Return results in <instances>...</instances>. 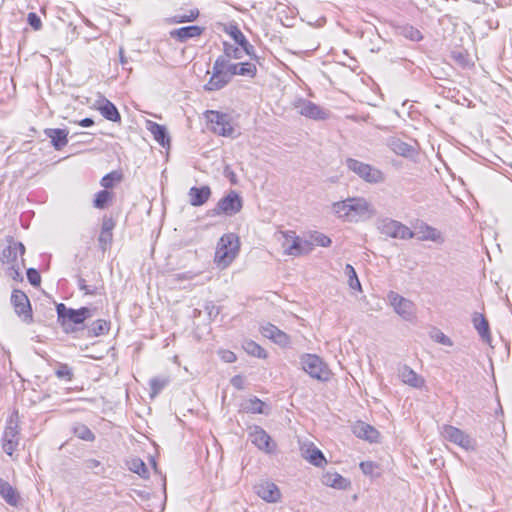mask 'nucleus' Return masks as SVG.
Masks as SVG:
<instances>
[{
	"label": "nucleus",
	"instance_id": "9b49d317",
	"mask_svg": "<svg viewBox=\"0 0 512 512\" xmlns=\"http://www.w3.org/2000/svg\"><path fill=\"white\" fill-rule=\"evenodd\" d=\"M387 298L394 311L403 320L412 322L416 318V306L411 300L394 291H390Z\"/></svg>",
	"mask_w": 512,
	"mask_h": 512
},
{
	"label": "nucleus",
	"instance_id": "680f3d73",
	"mask_svg": "<svg viewBox=\"0 0 512 512\" xmlns=\"http://www.w3.org/2000/svg\"><path fill=\"white\" fill-rule=\"evenodd\" d=\"M221 358L227 363H233L236 361V355L229 350L222 351Z\"/></svg>",
	"mask_w": 512,
	"mask_h": 512
},
{
	"label": "nucleus",
	"instance_id": "de8ad7c7",
	"mask_svg": "<svg viewBox=\"0 0 512 512\" xmlns=\"http://www.w3.org/2000/svg\"><path fill=\"white\" fill-rule=\"evenodd\" d=\"M402 32L406 38L412 41H420L422 39L421 32L413 26H405Z\"/></svg>",
	"mask_w": 512,
	"mask_h": 512
},
{
	"label": "nucleus",
	"instance_id": "09e8293b",
	"mask_svg": "<svg viewBox=\"0 0 512 512\" xmlns=\"http://www.w3.org/2000/svg\"><path fill=\"white\" fill-rule=\"evenodd\" d=\"M273 342L281 347H288L291 344L290 336L282 330H278Z\"/></svg>",
	"mask_w": 512,
	"mask_h": 512
},
{
	"label": "nucleus",
	"instance_id": "f8f14e48",
	"mask_svg": "<svg viewBox=\"0 0 512 512\" xmlns=\"http://www.w3.org/2000/svg\"><path fill=\"white\" fill-rule=\"evenodd\" d=\"M292 106L300 115L306 118L313 120L328 118V113L323 108L308 99L298 97L293 101Z\"/></svg>",
	"mask_w": 512,
	"mask_h": 512
},
{
	"label": "nucleus",
	"instance_id": "0eeeda50",
	"mask_svg": "<svg viewBox=\"0 0 512 512\" xmlns=\"http://www.w3.org/2000/svg\"><path fill=\"white\" fill-rule=\"evenodd\" d=\"M376 227L381 234L394 239L407 240L415 235L409 227L391 218L379 219Z\"/></svg>",
	"mask_w": 512,
	"mask_h": 512
},
{
	"label": "nucleus",
	"instance_id": "7c9ffc66",
	"mask_svg": "<svg viewBox=\"0 0 512 512\" xmlns=\"http://www.w3.org/2000/svg\"><path fill=\"white\" fill-rule=\"evenodd\" d=\"M265 403L257 397H251L242 403L241 408L243 411L252 414H265Z\"/></svg>",
	"mask_w": 512,
	"mask_h": 512
},
{
	"label": "nucleus",
	"instance_id": "6ab92c4d",
	"mask_svg": "<svg viewBox=\"0 0 512 512\" xmlns=\"http://www.w3.org/2000/svg\"><path fill=\"white\" fill-rule=\"evenodd\" d=\"M225 31L235 41V43L240 46L239 48H241L245 54L250 57H256L254 46L248 42L245 35L237 25H230Z\"/></svg>",
	"mask_w": 512,
	"mask_h": 512
},
{
	"label": "nucleus",
	"instance_id": "79ce46f5",
	"mask_svg": "<svg viewBox=\"0 0 512 512\" xmlns=\"http://www.w3.org/2000/svg\"><path fill=\"white\" fill-rule=\"evenodd\" d=\"M111 200V193L107 190L99 191L94 199V207L98 209H103L107 206L108 202Z\"/></svg>",
	"mask_w": 512,
	"mask_h": 512
},
{
	"label": "nucleus",
	"instance_id": "473e14b6",
	"mask_svg": "<svg viewBox=\"0 0 512 512\" xmlns=\"http://www.w3.org/2000/svg\"><path fill=\"white\" fill-rule=\"evenodd\" d=\"M419 229H420L419 233L421 234L418 237L419 240H421V241L430 240V241H434V242L442 241L441 233L436 228L429 226L428 224H422L419 227Z\"/></svg>",
	"mask_w": 512,
	"mask_h": 512
},
{
	"label": "nucleus",
	"instance_id": "5fc2aeb1",
	"mask_svg": "<svg viewBox=\"0 0 512 512\" xmlns=\"http://www.w3.org/2000/svg\"><path fill=\"white\" fill-rule=\"evenodd\" d=\"M27 21H28L29 25L35 30H39L42 26V22H41L39 16L34 12H30L28 14Z\"/></svg>",
	"mask_w": 512,
	"mask_h": 512
},
{
	"label": "nucleus",
	"instance_id": "ddd939ff",
	"mask_svg": "<svg viewBox=\"0 0 512 512\" xmlns=\"http://www.w3.org/2000/svg\"><path fill=\"white\" fill-rule=\"evenodd\" d=\"M206 118L214 133L225 137L233 135L234 128L230 123L228 114L210 110L206 112Z\"/></svg>",
	"mask_w": 512,
	"mask_h": 512
},
{
	"label": "nucleus",
	"instance_id": "bf43d9fd",
	"mask_svg": "<svg viewBox=\"0 0 512 512\" xmlns=\"http://www.w3.org/2000/svg\"><path fill=\"white\" fill-rule=\"evenodd\" d=\"M223 174L232 184H237V176L229 165L224 167Z\"/></svg>",
	"mask_w": 512,
	"mask_h": 512
},
{
	"label": "nucleus",
	"instance_id": "bb28decb",
	"mask_svg": "<svg viewBox=\"0 0 512 512\" xmlns=\"http://www.w3.org/2000/svg\"><path fill=\"white\" fill-rule=\"evenodd\" d=\"M353 433L361 439L368 440L370 442H377L379 438V432L371 425L359 421L353 426Z\"/></svg>",
	"mask_w": 512,
	"mask_h": 512
},
{
	"label": "nucleus",
	"instance_id": "a18cd8bd",
	"mask_svg": "<svg viewBox=\"0 0 512 512\" xmlns=\"http://www.w3.org/2000/svg\"><path fill=\"white\" fill-rule=\"evenodd\" d=\"M55 374L60 379L71 381L73 378L72 369L67 364H60L55 371Z\"/></svg>",
	"mask_w": 512,
	"mask_h": 512
},
{
	"label": "nucleus",
	"instance_id": "0e129e2a",
	"mask_svg": "<svg viewBox=\"0 0 512 512\" xmlns=\"http://www.w3.org/2000/svg\"><path fill=\"white\" fill-rule=\"evenodd\" d=\"M86 466L89 469H94V468L100 466V462L98 460H96V459H88L86 461Z\"/></svg>",
	"mask_w": 512,
	"mask_h": 512
},
{
	"label": "nucleus",
	"instance_id": "c9c22d12",
	"mask_svg": "<svg viewBox=\"0 0 512 512\" xmlns=\"http://www.w3.org/2000/svg\"><path fill=\"white\" fill-rule=\"evenodd\" d=\"M110 329V324L104 319L94 321L88 329V336L96 337L106 334Z\"/></svg>",
	"mask_w": 512,
	"mask_h": 512
},
{
	"label": "nucleus",
	"instance_id": "4c0bfd02",
	"mask_svg": "<svg viewBox=\"0 0 512 512\" xmlns=\"http://www.w3.org/2000/svg\"><path fill=\"white\" fill-rule=\"evenodd\" d=\"M168 379L161 378V377H155L150 379L149 386H150V396L154 398L157 396L168 384Z\"/></svg>",
	"mask_w": 512,
	"mask_h": 512
},
{
	"label": "nucleus",
	"instance_id": "8fccbe9b",
	"mask_svg": "<svg viewBox=\"0 0 512 512\" xmlns=\"http://www.w3.org/2000/svg\"><path fill=\"white\" fill-rule=\"evenodd\" d=\"M313 241H311L314 245L321 247H328L331 245V239L323 233H315L312 236Z\"/></svg>",
	"mask_w": 512,
	"mask_h": 512
},
{
	"label": "nucleus",
	"instance_id": "69168bd1",
	"mask_svg": "<svg viewBox=\"0 0 512 512\" xmlns=\"http://www.w3.org/2000/svg\"><path fill=\"white\" fill-rule=\"evenodd\" d=\"M94 124V120L92 118H84L79 122V125L82 127H90Z\"/></svg>",
	"mask_w": 512,
	"mask_h": 512
},
{
	"label": "nucleus",
	"instance_id": "13d9d810",
	"mask_svg": "<svg viewBox=\"0 0 512 512\" xmlns=\"http://www.w3.org/2000/svg\"><path fill=\"white\" fill-rule=\"evenodd\" d=\"M8 275L16 281H22V279H23V277L20 273V269L16 264H13V265H11V267H9Z\"/></svg>",
	"mask_w": 512,
	"mask_h": 512
},
{
	"label": "nucleus",
	"instance_id": "ea45409f",
	"mask_svg": "<svg viewBox=\"0 0 512 512\" xmlns=\"http://www.w3.org/2000/svg\"><path fill=\"white\" fill-rule=\"evenodd\" d=\"M113 242V232H105L100 231L98 237L99 248L104 253L106 252L112 245Z\"/></svg>",
	"mask_w": 512,
	"mask_h": 512
},
{
	"label": "nucleus",
	"instance_id": "4be33fe9",
	"mask_svg": "<svg viewBox=\"0 0 512 512\" xmlns=\"http://www.w3.org/2000/svg\"><path fill=\"white\" fill-rule=\"evenodd\" d=\"M388 146L395 154L405 158H413L417 155V149L414 145L408 144L399 138L389 139Z\"/></svg>",
	"mask_w": 512,
	"mask_h": 512
},
{
	"label": "nucleus",
	"instance_id": "a211bd4d",
	"mask_svg": "<svg viewBox=\"0 0 512 512\" xmlns=\"http://www.w3.org/2000/svg\"><path fill=\"white\" fill-rule=\"evenodd\" d=\"M205 28L197 25L185 26L178 29H173L169 32L172 39L177 40L180 43H184L192 38L201 36Z\"/></svg>",
	"mask_w": 512,
	"mask_h": 512
},
{
	"label": "nucleus",
	"instance_id": "aec40b11",
	"mask_svg": "<svg viewBox=\"0 0 512 512\" xmlns=\"http://www.w3.org/2000/svg\"><path fill=\"white\" fill-rule=\"evenodd\" d=\"M398 377L404 384L413 388H421L425 383L421 376H419L412 368L405 364L398 367Z\"/></svg>",
	"mask_w": 512,
	"mask_h": 512
},
{
	"label": "nucleus",
	"instance_id": "423d86ee",
	"mask_svg": "<svg viewBox=\"0 0 512 512\" xmlns=\"http://www.w3.org/2000/svg\"><path fill=\"white\" fill-rule=\"evenodd\" d=\"M243 207V200L238 192L230 190L224 197H222L216 206L209 211L210 216H233L241 211Z\"/></svg>",
	"mask_w": 512,
	"mask_h": 512
},
{
	"label": "nucleus",
	"instance_id": "c03bdc74",
	"mask_svg": "<svg viewBox=\"0 0 512 512\" xmlns=\"http://www.w3.org/2000/svg\"><path fill=\"white\" fill-rule=\"evenodd\" d=\"M130 470L133 471L134 473H137L143 478H146L148 476L147 467L145 463L139 458L132 460Z\"/></svg>",
	"mask_w": 512,
	"mask_h": 512
},
{
	"label": "nucleus",
	"instance_id": "c756f323",
	"mask_svg": "<svg viewBox=\"0 0 512 512\" xmlns=\"http://www.w3.org/2000/svg\"><path fill=\"white\" fill-rule=\"evenodd\" d=\"M473 324H474V328L478 331L481 338L484 341L489 342L490 341L489 324H488V321L486 320V318L480 313H475L473 316Z\"/></svg>",
	"mask_w": 512,
	"mask_h": 512
},
{
	"label": "nucleus",
	"instance_id": "f03ea898",
	"mask_svg": "<svg viewBox=\"0 0 512 512\" xmlns=\"http://www.w3.org/2000/svg\"><path fill=\"white\" fill-rule=\"evenodd\" d=\"M333 213L346 222L357 223L375 215L373 206L363 197H349L332 204Z\"/></svg>",
	"mask_w": 512,
	"mask_h": 512
},
{
	"label": "nucleus",
	"instance_id": "4468645a",
	"mask_svg": "<svg viewBox=\"0 0 512 512\" xmlns=\"http://www.w3.org/2000/svg\"><path fill=\"white\" fill-rule=\"evenodd\" d=\"M442 436L465 450H474L476 448V441L457 427L444 425L442 427Z\"/></svg>",
	"mask_w": 512,
	"mask_h": 512
},
{
	"label": "nucleus",
	"instance_id": "e433bc0d",
	"mask_svg": "<svg viewBox=\"0 0 512 512\" xmlns=\"http://www.w3.org/2000/svg\"><path fill=\"white\" fill-rule=\"evenodd\" d=\"M243 349L254 357H258L261 359H265L267 357V352L264 348H262L259 344L252 340H246L243 343Z\"/></svg>",
	"mask_w": 512,
	"mask_h": 512
},
{
	"label": "nucleus",
	"instance_id": "9d476101",
	"mask_svg": "<svg viewBox=\"0 0 512 512\" xmlns=\"http://www.w3.org/2000/svg\"><path fill=\"white\" fill-rule=\"evenodd\" d=\"M20 442V427L18 421L11 416L7 422L2 434L1 443L3 451L12 456Z\"/></svg>",
	"mask_w": 512,
	"mask_h": 512
},
{
	"label": "nucleus",
	"instance_id": "1a4fd4ad",
	"mask_svg": "<svg viewBox=\"0 0 512 512\" xmlns=\"http://www.w3.org/2000/svg\"><path fill=\"white\" fill-rule=\"evenodd\" d=\"M283 237V247L287 255L297 257L308 254L313 250V243L300 238L294 231L283 232Z\"/></svg>",
	"mask_w": 512,
	"mask_h": 512
},
{
	"label": "nucleus",
	"instance_id": "6e6d98bb",
	"mask_svg": "<svg viewBox=\"0 0 512 512\" xmlns=\"http://www.w3.org/2000/svg\"><path fill=\"white\" fill-rule=\"evenodd\" d=\"M114 227H115V221L111 217L103 218L101 231L112 232Z\"/></svg>",
	"mask_w": 512,
	"mask_h": 512
},
{
	"label": "nucleus",
	"instance_id": "338daca9",
	"mask_svg": "<svg viewBox=\"0 0 512 512\" xmlns=\"http://www.w3.org/2000/svg\"><path fill=\"white\" fill-rule=\"evenodd\" d=\"M119 56H120V62H121V64H122V65H125V64H126V62H127V60H126V58H125V56H124V51H123V49H122V48L119 50Z\"/></svg>",
	"mask_w": 512,
	"mask_h": 512
},
{
	"label": "nucleus",
	"instance_id": "b1692460",
	"mask_svg": "<svg viewBox=\"0 0 512 512\" xmlns=\"http://www.w3.org/2000/svg\"><path fill=\"white\" fill-rule=\"evenodd\" d=\"M147 128L160 146L164 148L170 147V137L165 126L148 121Z\"/></svg>",
	"mask_w": 512,
	"mask_h": 512
},
{
	"label": "nucleus",
	"instance_id": "dca6fc26",
	"mask_svg": "<svg viewBox=\"0 0 512 512\" xmlns=\"http://www.w3.org/2000/svg\"><path fill=\"white\" fill-rule=\"evenodd\" d=\"M255 493L268 503H277L281 499V493L276 484L270 481H262L254 486Z\"/></svg>",
	"mask_w": 512,
	"mask_h": 512
},
{
	"label": "nucleus",
	"instance_id": "49530a36",
	"mask_svg": "<svg viewBox=\"0 0 512 512\" xmlns=\"http://www.w3.org/2000/svg\"><path fill=\"white\" fill-rule=\"evenodd\" d=\"M77 284H78V288L81 291H83L86 295H96L98 292L97 285H88L86 283V280L82 277L78 278Z\"/></svg>",
	"mask_w": 512,
	"mask_h": 512
},
{
	"label": "nucleus",
	"instance_id": "c85d7f7f",
	"mask_svg": "<svg viewBox=\"0 0 512 512\" xmlns=\"http://www.w3.org/2000/svg\"><path fill=\"white\" fill-rule=\"evenodd\" d=\"M99 111L102 116L109 121L118 122L121 119L120 113L118 112L116 106L106 98L102 100L99 106Z\"/></svg>",
	"mask_w": 512,
	"mask_h": 512
},
{
	"label": "nucleus",
	"instance_id": "72a5a7b5",
	"mask_svg": "<svg viewBox=\"0 0 512 512\" xmlns=\"http://www.w3.org/2000/svg\"><path fill=\"white\" fill-rule=\"evenodd\" d=\"M223 52L224 53L217 58H223L225 60L241 59L243 53H245L241 48L228 42H223Z\"/></svg>",
	"mask_w": 512,
	"mask_h": 512
},
{
	"label": "nucleus",
	"instance_id": "3c124183",
	"mask_svg": "<svg viewBox=\"0 0 512 512\" xmlns=\"http://www.w3.org/2000/svg\"><path fill=\"white\" fill-rule=\"evenodd\" d=\"M278 330H279V328L271 323H267V324L261 326L262 335L272 341L275 338V335Z\"/></svg>",
	"mask_w": 512,
	"mask_h": 512
},
{
	"label": "nucleus",
	"instance_id": "a878e982",
	"mask_svg": "<svg viewBox=\"0 0 512 512\" xmlns=\"http://www.w3.org/2000/svg\"><path fill=\"white\" fill-rule=\"evenodd\" d=\"M44 134L51 139V144L56 150H61L68 143V131L60 128H47Z\"/></svg>",
	"mask_w": 512,
	"mask_h": 512
},
{
	"label": "nucleus",
	"instance_id": "20e7f679",
	"mask_svg": "<svg viewBox=\"0 0 512 512\" xmlns=\"http://www.w3.org/2000/svg\"><path fill=\"white\" fill-rule=\"evenodd\" d=\"M239 246V238L236 234H224L217 244L215 262L218 265L227 267L237 256L239 252Z\"/></svg>",
	"mask_w": 512,
	"mask_h": 512
},
{
	"label": "nucleus",
	"instance_id": "2eb2a0df",
	"mask_svg": "<svg viewBox=\"0 0 512 512\" xmlns=\"http://www.w3.org/2000/svg\"><path fill=\"white\" fill-rule=\"evenodd\" d=\"M11 302L14 306L16 314L26 323L33 320L32 309L27 295L21 290H13Z\"/></svg>",
	"mask_w": 512,
	"mask_h": 512
},
{
	"label": "nucleus",
	"instance_id": "4d7b16f0",
	"mask_svg": "<svg viewBox=\"0 0 512 512\" xmlns=\"http://www.w3.org/2000/svg\"><path fill=\"white\" fill-rule=\"evenodd\" d=\"M434 339H435L438 343H440V344H442V345L452 346V341H451V339H450L448 336H446L444 333H442L441 331H437V332L435 333Z\"/></svg>",
	"mask_w": 512,
	"mask_h": 512
},
{
	"label": "nucleus",
	"instance_id": "cd10ccee",
	"mask_svg": "<svg viewBox=\"0 0 512 512\" xmlns=\"http://www.w3.org/2000/svg\"><path fill=\"white\" fill-rule=\"evenodd\" d=\"M322 483L336 489H346L350 482L337 472H326L322 476Z\"/></svg>",
	"mask_w": 512,
	"mask_h": 512
},
{
	"label": "nucleus",
	"instance_id": "5701e85b",
	"mask_svg": "<svg viewBox=\"0 0 512 512\" xmlns=\"http://www.w3.org/2000/svg\"><path fill=\"white\" fill-rule=\"evenodd\" d=\"M25 253V246L21 242L11 241L9 245L3 249L1 253V260L4 263L15 264L18 255Z\"/></svg>",
	"mask_w": 512,
	"mask_h": 512
},
{
	"label": "nucleus",
	"instance_id": "58836bf2",
	"mask_svg": "<svg viewBox=\"0 0 512 512\" xmlns=\"http://www.w3.org/2000/svg\"><path fill=\"white\" fill-rule=\"evenodd\" d=\"M75 436L85 441H93L95 439L94 433L84 424H77L73 428Z\"/></svg>",
	"mask_w": 512,
	"mask_h": 512
},
{
	"label": "nucleus",
	"instance_id": "7ed1b4c3",
	"mask_svg": "<svg viewBox=\"0 0 512 512\" xmlns=\"http://www.w3.org/2000/svg\"><path fill=\"white\" fill-rule=\"evenodd\" d=\"M57 322L67 334L77 331V325L83 324L84 321L93 316V310L88 307L79 309L68 308L64 303L56 305Z\"/></svg>",
	"mask_w": 512,
	"mask_h": 512
},
{
	"label": "nucleus",
	"instance_id": "39448f33",
	"mask_svg": "<svg viewBox=\"0 0 512 512\" xmlns=\"http://www.w3.org/2000/svg\"><path fill=\"white\" fill-rule=\"evenodd\" d=\"M300 364L311 378L319 381H328L330 378V370L327 364L316 354H303L300 357Z\"/></svg>",
	"mask_w": 512,
	"mask_h": 512
},
{
	"label": "nucleus",
	"instance_id": "a19ab883",
	"mask_svg": "<svg viewBox=\"0 0 512 512\" xmlns=\"http://www.w3.org/2000/svg\"><path fill=\"white\" fill-rule=\"evenodd\" d=\"M345 273L348 276V284L352 289H361L360 281L357 277L354 267L350 264H346Z\"/></svg>",
	"mask_w": 512,
	"mask_h": 512
},
{
	"label": "nucleus",
	"instance_id": "6e6552de",
	"mask_svg": "<svg viewBox=\"0 0 512 512\" xmlns=\"http://www.w3.org/2000/svg\"><path fill=\"white\" fill-rule=\"evenodd\" d=\"M346 166L350 171L368 183H381L385 179L380 169L359 160L348 158L346 159Z\"/></svg>",
	"mask_w": 512,
	"mask_h": 512
},
{
	"label": "nucleus",
	"instance_id": "393cba45",
	"mask_svg": "<svg viewBox=\"0 0 512 512\" xmlns=\"http://www.w3.org/2000/svg\"><path fill=\"white\" fill-rule=\"evenodd\" d=\"M189 203L192 206L198 207L205 204L211 196V189L209 186L191 187L189 190Z\"/></svg>",
	"mask_w": 512,
	"mask_h": 512
},
{
	"label": "nucleus",
	"instance_id": "f704fd0d",
	"mask_svg": "<svg viewBox=\"0 0 512 512\" xmlns=\"http://www.w3.org/2000/svg\"><path fill=\"white\" fill-rule=\"evenodd\" d=\"M200 15V12L197 8L190 9L182 14H177L172 16L169 19L170 23L173 24H180V23H186V22H193L195 21Z\"/></svg>",
	"mask_w": 512,
	"mask_h": 512
},
{
	"label": "nucleus",
	"instance_id": "774afa93",
	"mask_svg": "<svg viewBox=\"0 0 512 512\" xmlns=\"http://www.w3.org/2000/svg\"><path fill=\"white\" fill-rule=\"evenodd\" d=\"M455 58H456L457 60H459V61H462L463 56H462V54H461V53H459Z\"/></svg>",
	"mask_w": 512,
	"mask_h": 512
},
{
	"label": "nucleus",
	"instance_id": "2f4dec72",
	"mask_svg": "<svg viewBox=\"0 0 512 512\" xmlns=\"http://www.w3.org/2000/svg\"><path fill=\"white\" fill-rule=\"evenodd\" d=\"M0 495L5 499V501L8 504L13 506L17 505L18 495L16 494L12 486L2 478H0Z\"/></svg>",
	"mask_w": 512,
	"mask_h": 512
},
{
	"label": "nucleus",
	"instance_id": "e2e57ef3",
	"mask_svg": "<svg viewBox=\"0 0 512 512\" xmlns=\"http://www.w3.org/2000/svg\"><path fill=\"white\" fill-rule=\"evenodd\" d=\"M374 465L372 462H361L360 468L364 474H370L372 472Z\"/></svg>",
	"mask_w": 512,
	"mask_h": 512
},
{
	"label": "nucleus",
	"instance_id": "603ef678",
	"mask_svg": "<svg viewBox=\"0 0 512 512\" xmlns=\"http://www.w3.org/2000/svg\"><path fill=\"white\" fill-rule=\"evenodd\" d=\"M26 275H27V279L31 285H33L34 287H37L40 285L41 276L36 269H34V268L27 269Z\"/></svg>",
	"mask_w": 512,
	"mask_h": 512
},
{
	"label": "nucleus",
	"instance_id": "052dcab7",
	"mask_svg": "<svg viewBox=\"0 0 512 512\" xmlns=\"http://www.w3.org/2000/svg\"><path fill=\"white\" fill-rule=\"evenodd\" d=\"M231 384L238 390L244 389V378L241 375H235L231 379Z\"/></svg>",
	"mask_w": 512,
	"mask_h": 512
},
{
	"label": "nucleus",
	"instance_id": "864d4df0",
	"mask_svg": "<svg viewBox=\"0 0 512 512\" xmlns=\"http://www.w3.org/2000/svg\"><path fill=\"white\" fill-rule=\"evenodd\" d=\"M196 276H197L196 273H194L192 271H187V272H182V273H177V274L172 275V279L174 282L188 281V280L194 279Z\"/></svg>",
	"mask_w": 512,
	"mask_h": 512
},
{
	"label": "nucleus",
	"instance_id": "f257e3e1",
	"mask_svg": "<svg viewBox=\"0 0 512 512\" xmlns=\"http://www.w3.org/2000/svg\"><path fill=\"white\" fill-rule=\"evenodd\" d=\"M257 68L250 62L233 63L231 60L217 58L213 64L212 75L204 85L206 91H217L224 88L236 75L255 77Z\"/></svg>",
	"mask_w": 512,
	"mask_h": 512
},
{
	"label": "nucleus",
	"instance_id": "412c9836",
	"mask_svg": "<svg viewBox=\"0 0 512 512\" xmlns=\"http://www.w3.org/2000/svg\"><path fill=\"white\" fill-rule=\"evenodd\" d=\"M302 457L316 467L324 466L327 461L324 454L313 443L301 448Z\"/></svg>",
	"mask_w": 512,
	"mask_h": 512
},
{
	"label": "nucleus",
	"instance_id": "37998d69",
	"mask_svg": "<svg viewBox=\"0 0 512 512\" xmlns=\"http://www.w3.org/2000/svg\"><path fill=\"white\" fill-rule=\"evenodd\" d=\"M122 178V175L118 173L117 171L110 172L106 174L101 179V185L106 189L112 188L114 186L115 182H119Z\"/></svg>",
	"mask_w": 512,
	"mask_h": 512
},
{
	"label": "nucleus",
	"instance_id": "f3484780",
	"mask_svg": "<svg viewBox=\"0 0 512 512\" xmlns=\"http://www.w3.org/2000/svg\"><path fill=\"white\" fill-rule=\"evenodd\" d=\"M251 442L260 450L271 453L274 450V443L267 432L259 426H255L249 434Z\"/></svg>",
	"mask_w": 512,
	"mask_h": 512
}]
</instances>
